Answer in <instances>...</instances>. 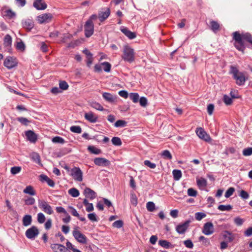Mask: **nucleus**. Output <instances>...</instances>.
Listing matches in <instances>:
<instances>
[{"instance_id":"nucleus-1","label":"nucleus","mask_w":252,"mask_h":252,"mask_svg":"<svg viewBox=\"0 0 252 252\" xmlns=\"http://www.w3.org/2000/svg\"><path fill=\"white\" fill-rule=\"evenodd\" d=\"M231 35L234 47L243 54L246 48L252 50V34L250 32L235 31Z\"/></svg>"},{"instance_id":"nucleus-2","label":"nucleus","mask_w":252,"mask_h":252,"mask_svg":"<svg viewBox=\"0 0 252 252\" xmlns=\"http://www.w3.org/2000/svg\"><path fill=\"white\" fill-rule=\"evenodd\" d=\"M229 74L232 75L233 78L236 80V83L238 86L245 85L248 77L245 75L243 72L239 71L236 66L230 65Z\"/></svg>"},{"instance_id":"nucleus-3","label":"nucleus","mask_w":252,"mask_h":252,"mask_svg":"<svg viewBox=\"0 0 252 252\" xmlns=\"http://www.w3.org/2000/svg\"><path fill=\"white\" fill-rule=\"evenodd\" d=\"M97 19V15L92 14L85 22L84 25V33L87 38L91 37L94 33V24L93 21Z\"/></svg>"},{"instance_id":"nucleus-4","label":"nucleus","mask_w":252,"mask_h":252,"mask_svg":"<svg viewBox=\"0 0 252 252\" xmlns=\"http://www.w3.org/2000/svg\"><path fill=\"white\" fill-rule=\"evenodd\" d=\"M122 59L129 63H132L135 60L134 49L128 45L124 46Z\"/></svg>"},{"instance_id":"nucleus-5","label":"nucleus","mask_w":252,"mask_h":252,"mask_svg":"<svg viewBox=\"0 0 252 252\" xmlns=\"http://www.w3.org/2000/svg\"><path fill=\"white\" fill-rule=\"evenodd\" d=\"M72 235L75 240L79 243L82 244H86L87 242V237L82 233L77 228H74L72 232Z\"/></svg>"},{"instance_id":"nucleus-6","label":"nucleus","mask_w":252,"mask_h":252,"mask_svg":"<svg viewBox=\"0 0 252 252\" xmlns=\"http://www.w3.org/2000/svg\"><path fill=\"white\" fill-rule=\"evenodd\" d=\"M38 207L41 209L45 213L51 215L53 213V210L51 206L48 202L44 200L39 199L38 201Z\"/></svg>"},{"instance_id":"nucleus-7","label":"nucleus","mask_w":252,"mask_h":252,"mask_svg":"<svg viewBox=\"0 0 252 252\" xmlns=\"http://www.w3.org/2000/svg\"><path fill=\"white\" fill-rule=\"evenodd\" d=\"M18 64V62L16 58L11 56L7 57L3 62V65L8 69H11Z\"/></svg>"},{"instance_id":"nucleus-8","label":"nucleus","mask_w":252,"mask_h":252,"mask_svg":"<svg viewBox=\"0 0 252 252\" xmlns=\"http://www.w3.org/2000/svg\"><path fill=\"white\" fill-rule=\"evenodd\" d=\"M39 233L37 227L35 226H32L26 230L25 235L28 239L33 240L38 236Z\"/></svg>"},{"instance_id":"nucleus-9","label":"nucleus","mask_w":252,"mask_h":252,"mask_svg":"<svg viewBox=\"0 0 252 252\" xmlns=\"http://www.w3.org/2000/svg\"><path fill=\"white\" fill-rule=\"evenodd\" d=\"M190 222L191 220H188L184 223L179 224L176 227V231L180 234H184L189 227Z\"/></svg>"},{"instance_id":"nucleus-10","label":"nucleus","mask_w":252,"mask_h":252,"mask_svg":"<svg viewBox=\"0 0 252 252\" xmlns=\"http://www.w3.org/2000/svg\"><path fill=\"white\" fill-rule=\"evenodd\" d=\"M196 133L200 139L207 142H211V138L210 135L206 132L203 128L201 127L197 128Z\"/></svg>"},{"instance_id":"nucleus-11","label":"nucleus","mask_w":252,"mask_h":252,"mask_svg":"<svg viewBox=\"0 0 252 252\" xmlns=\"http://www.w3.org/2000/svg\"><path fill=\"white\" fill-rule=\"evenodd\" d=\"M71 176L75 180L79 182L82 181L83 172L79 167H74L71 169Z\"/></svg>"},{"instance_id":"nucleus-12","label":"nucleus","mask_w":252,"mask_h":252,"mask_svg":"<svg viewBox=\"0 0 252 252\" xmlns=\"http://www.w3.org/2000/svg\"><path fill=\"white\" fill-rule=\"evenodd\" d=\"M53 18L52 14L48 13L37 16V20L40 24L47 23L50 22Z\"/></svg>"},{"instance_id":"nucleus-13","label":"nucleus","mask_w":252,"mask_h":252,"mask_svg":"<svg viewBox=\"0 0 252 252\" xmlns=\"http://www.w3.org/2000/svg\"><path fill=\"white\" fill-rule=\"evenodd\" d=\"M214 232L213 224L211 222H207L204 224L202 232L206 235H209Z\"/></svg>"},{"instance_id":"nucleus-14","label":"nucleus","mask_w":252,"mask_h":252,"mask_svg":"<svg viewBox=\"0 0 252 252\" xmlns=\"http://www.w3.org/2000/svg\"><path fill=\"white\" fill-rule=\"evenodd\" d=\"M94 162L96 165L99 166H108L110 164V161L104 158H95Z\"/></svg>"},{"instance_id":"nucleus-15","label":"nucleus","mask_w":252,"mask_h":252,"mask_svg":"<svg viewBox=\"0 0 252 252\" xmlns=\"http://www.w3.org/2000/svg\"><path fill=\"white\" fill-rule=\"evenodd\" d=\"M33 6L38 10H44L47 7V5L44 0H34Z\"/></svg>"},{"instance_id":"nucleus-16","label":"nucleus","mask_w":252,"mask_h":252,"mask_svg":"<svg viewBox=\"0 0 252 252\" xmlns=\"http://www.w3.org/2000/svg\"><path fill=\"white\" fill-rule=\"evenodd\" d=\"M25 135L27 140L31 142L35 143L37 140V136L32 130H28L25 131Z\"/></svg>"},{"instance_id":"nucleus-17","label":"nucleus","mask_w":252,"mask_h":252,"mask_svg":"<svg viewBox=\"0 0 252 252\" xmlns=\"http://www.w3.org/2000/svg\"><path fill=\"white\" fill-rule=\"evenodd\" d=\"M83 194L86 198H90L91 200H93L96 197V192L89 188H86L85 189Z\"/></svg>"},{"instance_id":"nucleus-18","label":"nucleus","mask_w":252,"mask_h":252,"mask_svg":"<svg viewBox=\"0 0 252 252\" xmlns=\"http://www.w3.org/2000/svg\"><path fill=\"white\" fill-rule=\"evenodd\" d=\"M84 117L86 120L92 123H96L98 121V116L91 111L85 113Z\"/></svg>"},{"instance_id":"nucleus-19","label":"nucleus","mask_w":252,"mask_h":252,"mask_svg":"<svg viewBox=\"0 0 252 252\" xmlns=\"http://www.w3.org/2000/svg\"><path fill=\"white\" fill-rule=\"evenodd\" d=\"M22 24L23 28L29 32L31 31L34 26V22L32 20L30 19L23 21Z\"/></svg>"},{"instance_id":"nucleus-20","label":"nucleus","mask_w":252,"mask_h":252,"mask_svg":"<svg viewBox=\"0 0 252 252\" xmlns=\"http://www.w3.org/2000/svg\"><path fill=\"white\" fill-rule=\"evenodd\" d=\"M110 13L111 11L110 8H106L105 11L99 12L97 18H99V20L101 22H102L109 16Z\"/></svg>"},{"instance_id":"nucleus-21","label":"nucleus","mask_w":252,"mask_h":252,"mask_svg":"<svg viewBox=\"0 0 252 252\" xmlns=\"http://www.w3.org/2000/svg\"><path fill=\"white\" fill-rule=\"evenodd\" d=\"M121 32L129 39H133L136 37V34L135 32H132L126 27H123L121 29Z\"/></svg>"},{"instance_id":"nucleus-22","label":"nucleus","mask_w":252,"mask_h":252,"mask_svg":"<svg viewBox=\"0 0 252 252\" xmlns=\"http://www.w3.org/2000/svg\"><path fill=\"white\" fill-rule=\"evenodd\" d=\"M102 97L106 101L110 103L115 102L117 97L116 95H113L107 92L103 93Z\"/></svg>"},{"instance_id":"nucleus-23","label":"nucleus","mask_w":252,"mask_h":252,"mask_svg":"<svg viewBox=\"0 0 252 252\" xmlns=\"http://www.w3.org/2000/svg\"><path fill=\"white\" fill-rule=\"evenodd\" d=\"M65 247L59 244H52L51 248L54 252H63Z\"/></svg>"},{"instance_id":"nucleus-24","label":"nucleus","mask_w":252,"mask_h":252,"mask_svg":"<svg viewBox=\"0 0 252 252\" xmlns=\"http://www.w3.org/2000/svg\"><path fill=\"white\" fill-rule=\"evenodd\" d=\"M12 37L11 36L7 34H6L3 39V45L5 48L7 49L11 48L12 44Z\"/></svg>"},{"instance_id":"nucleus-25","label":"nucleus","mask_w":252,"mask_h":252,"mask_svg":"<svg viewBox=\"0 0 252 252\" xmlns=\"http://www.w3.org/2000/svg\"><path fill=\"white\" fill-rule=\"evenodd\" d=\"M158 245L165 249L174 248L175 247L174 245L171 244L169 242L165 240H159Z\"/></svg>"},{"instance_id":"nucleus-26","label":"nucleus","mask_w":252,"mask_h":252,"mask_svg":"<svg viewBox=\"0 0 252 252\" xmlns=\"http://www.w3.org/2000/svg\"><path fill=\"white\" fill-rule=\"evenodd\" d=\"M224 239L225 240V241L227 243L232 242L234 239V236L233 234L227 230L224 231V234L223 235Z\"/></svg>"},{"instance_id":"nucleus-27","label":"nucleus","mask_w":252,"mask_h":252,"mask_svg":"<svg viewBox=\"0 0 252 252\" xmlns=\"http://www.w3.org/2000/svg\"><path fill=\"white\" fill-rule=\"evenodd\" d=\"M210 29L214 32H216L220 29V24L215 21H211L210 22Z\"/></svg>"},{"instance_id":"nucleus-28","label":"nucleus","mask_w":252,"mask_h":252,"mask_svg":"<svg viewBox=\"0 0 252 252\" xmlns=\"http://www.w3.org/2000/svg\"><path fill=\"white\" fill-rule=\"evenodd\" d=\"M32 221V217L30 215H26L23 218V225L25 226L30 225Z\"/></svg>"},{"instance_id":"nucleus-29","label":"nucleus","mask_w":252,"mask_h":252,"mask_svg":"<svg viewBox=\"0 0 252 252\" xmlns=\"http://www.w3.org/2000/svg\"><path fill=\"white\" fill-rule=\"evenodd\" d=\"M87 149L91 154L94 155H99L102 153L100 149L96 148L94 146H89Z\"/></svg>"},{"instance_id":"nucleus-30","label":"nucleus","mask_w":252,"mask_h":252,"mask_svg":"<svg viewBox=\"0 0 252 252\" xmlns=\"http://www.w3.org/2000/svg\"><path fill=\"white\" fill-rule=\"evenodd\" d=\"M91 107L99 111L104 110L103 106L98 102L94 101H92L90 102Z\"/></svg>"},{"instance_id":"nucleus-31","label":"nucleus","mask_w":252,"mask_h":252,"mask_svg":"<svg viewBox=\"0 0 252 252\" xmlns=\"http://www.w3.org/2000/svg\"><path fill=\"white\" fill-rule=\"evenodd\" d=\"M24 193L31 195H35L36 192L32 186H27L23 190Z\"/></svg>"},{"instance_id":"nucleus-32","label":"nucleus","mask_w":252,"mask_h":252,"mask_svg":"<svg viewBox=\"0 0 252 252\" xmlns=\"http://www.w3.org/2000/svg\"><path fill=\"white\" fill-rule=\"evenodd\" d=\"M3 17H7L9 19H12L15 17L16 14L11 9H7L3 12Z\"/></svg>"},{"instance_id":"nucleus-33","label":"nucleus","mask_w":252,"mask_h":252,"mask_svg":"<svg viewBox=\"0 0 252 252\" xmlns=\"http://www.w3.org/2000/svg\"><path fill=\"white\" fill-rule=\"evenodd\" d=\"M174 179L175 181L179 180L182 176V172L180 170L174 169L172 172Z\"/></svg>"},{"instance_id":"nucleus-34","label":"nucleus","mask_w":252,"mask_h":252,"mask_svg":"<svg viewBox=\"0 0 252 252\" xmlns=\"http://www.w3.org/2000/svg\"><path fill=\"white\" fill-rule=\"evenodd\" d=\"M161 157L166 160H170L172 158V156L169 151L167 150H164L161 153Z\"/></svg>"},{"instance_id":"nucleus-35","label":"nucleus","mask_w":252,"mask_h":252,"mask_svg":"<svg viewBox=\"0 0 252 252\" xmlns=\"http://www.w3.org/2000/svg\"><path fill=\"white\" fill-rule=\"evenodd\" d=\"M197 185L199 188H205L207 185V182L205 179L201 178L196 181Z\"/></svg>"},{"instance_id":"nucleus-36","label":"nucleus","mask_w":252,"mask_h":252,"mask_svg":"<svg viewBox=\"0 0 252 252\" xmlns=\"http://www.w3.org/2000/svg\"><path fill=\"white\" fill-rule=\"evenodd\" d=\"M19 42H17L15 47L17 50L24 51L26 49V46L24 42L20 39Z\"/></svg>"},{"instance_id":"nucleus-37","label":"nucleus","mask_w":252,"mask_h":252,"mask_svg":"<svg viewBox=\"0 0 252 252\" xmlns=\"http://www.w3.org/2000/svg\"><path fill=\"white\" fill-rule=\"evenodd\" d=\"M16 120L19 122L22 125L27 126L29 125V124L31 123V121L28 120L26 118L24 117H18L16 118Z\"/></svg>"},{"instance_id":"nucleus-38","label":"nucleus","mask_w":252,"mask_h":252,"mask_svg":"<svg viewBox=\"0 0 252 252\" xmlns=\"http://www.w3.org/2000/svg\"><path fill=\"white\" fill-rule=\"evenodd\" d=\"M130 203L131 204L134 206H136L137 205V198L136 197V194L134 193L133 191L130 192Z\"/></svg>"},{"instance_id":"nucleus-39","label":"nucleus","mask_w":252,"mask_h":252,"mask_svg":"<svg viewBox=\"0 0 252 252\" xmlns=\"http://www.w3.org/2000/svg\"><path fill=\"white\" fill-rule=\"evenodd\" d=\"M68 192L71 196L73 197H77L80 194L79 190L74 188L69 189Z\"/></svg>"},{"instance_id":"nucleus-40","label":"nucleus","mask_w":252,"mask_h":252,"mask_svg":"<svg viewBox=\"0 0 252 252\" xmlns=\"http://www.w3.org/2000/svg\"><path fill=\"white\" fill-rule=\"evenodd\" d=\"M129 98L134 103H137L139 100V95L138 93H131L129 94Z\"/></svg>"},{"instance_id":"nucleus-41","label":"nucleus","mask_w":252,"mask_h":252,"mask_svg":"<svg viewBox=\"0 0 252 252\" xmlns=\"http://www.w3.org/2000/svg\"><path fill=\"white\" fill-rule=\"evenodd\" d=\"M112 144L116 146H120L122 144L121 139L119 137H113L111 140Z\"/></svg>"},{"instance_id":"nucleus-42","label":"nucleus","mask_w":252,"mask_h":252,"mask_svg":"<svg viewBox=\"0 0 252 252\" xmlns=\"http://www.w3.org/2000/svg\"><path fill=\"white\" fill-rule=\"evenodd\" d=\"M218 209L221 211H230L232 209V206L231 205H220L218 207Z\"/></svg>"},{"instance_id":"nucleus-43","label":"nucleus","mask_w":252,"mask_h":252,"mask_svg":"<svg viewBox=\"0 0 252 252\" xmlns=\"http://www.w3.org/2000/svg\"><path fill=\"white\" fill-rule=\"evenodd\" d=\"M101 64L104 66L103 70L105 72H110L111 69V64L110 63L107 62H104L101 63Z\"/></svg>"},{"instance_id":"nucleus-44","label":"nucleus","mask_w":252,"mask_h":252,"mask_svg":"<svg viewBox=\"0 0 252 252\" xmlns=\"http://www.w3.org/2000/svg\"><path fill=\"white\" fill-rule=\"evenodd\" d=\"M126 124L127 122L126 121L119 120L115 122L114 126L116 127H125L126 126Z\"/></svg>"},{"instance_id":"nucleus-45","label":"nucleus","mask_w":252,"mask_h":252,"mask_svg":"<svg viewBox=\"0 0 252 252\" xmlns=\"http://www.w3.org/2000/svg\"><path fill=\"white\" fill-rule=\"evenodd\" d=\"M70 130L76 133H81L82 132V128L79 126H73L70 127Z\"/></svg>"},{"instance_id":"nucleus-46","label":"nucleus","mask_w":252,"mask_h":252,"mask_svg":"<svg viewBox=\"0 0 252 252\" xmlns=\"http://www.w3.org/2000/svg\"><path fill=\"white\" fill-rule=\"evenodd\" d=\"M69 86L65 81H60L59 88L61 90H67Z\"/></svg>"},{"instance_id":"nucleus-47","label":"nucleus","mask_w":252,"mask_h":252,"mask_svg":"<svg viewBox=\"0 0 252 252\" xmlns=\"http://www.w3.org/2000/svg\"><path fill=\"white\" fill-rule=\"evenodd\" d=\"M52 141L55 143L63 144L65 143V140L63 138L60 136H55L52 138Z\"/></svg>"},{"instance_id":"nucleus-48","label":"nucleus","mask_w":252,"mask_h":252,"mask_svg":"<svg viewBox=\"0 0 252 252\" xmlns=\"http://www.w3.org/2000/svg\"><path fill=\"white\" fill-rule=\"evenodd\" d=\"M223 100L226 105H230L233 102L232 98L226 94L223 95Z\"/></svg>"},{"instance_id":"nucleus-49","label":"nucleus","mask_w":252,"mask_h":252,"mask_svg":"<svg viewBox=\"0 0 252 252\" xmlns=\"http://www.w3.org/2000/svg\"><path fill=\"white\" fill-rule=\"evenodd\" d=\"M146 207L149 212H153L155 209V204L153 202L149 201L147 203Z\"/></svg>"},{"instance_id":"nucleus-50","label":"nucleus","mask_w":252,"mask_h":252,"mask_svg":"<svg viewBox=\"0 0 252 252\" xmlns=\"http://www.w3.org/2000/svg\"><path fill=\"white\" fill-rule=\"evenodd\" d=\"M124 224L122 220H118L113 223L112 226L117 228H120L124 226Z\"/></svg>"},{"instance_id":"nucleus-51","label":"nucleus","mask_w":252,"mask_h":252,"mask_svg":"<svg viewBox=\"0 0 252 252\" xmlns=\"http://www.w3.org/2000/svg\"><path fill=\"white\" fill-rule=\"evenodd\" d=\"M235 191V189L233 187H230L226 191L225 193V197L226 198H229L231 196Z\"/></svg>"},{"instance_id":"nucleus-52","label":"nucleus","mask_w":252,"mask_h":252,"mask_svg":"<svg viewBox=\"0 0 252 252\" xmlns=\"http://www.w3.org/2000/svg\"><path fill=\"white\" fill-rule=\"evenodd\" d=\"M22 168L20 166H13L11 168L10 172L12 175H15L19 173Z\"/></svg>"},{"instance_id":"nucleus-53","label":"nucleus","mask_w":252,"mask_h":252,"mask_svg":"<svg viewBox=\"0 0 252 252\" xmlns=\"http://www.w3.org/2000/svg\"><path fill=\"white\" fill-rule=\"evenodd\" d=\"M188 195L189 196L196 197L197 195V191L193 188H189L188 189Z\"/></svg>"},{"instance_id":"nucleus-54","label":"nucleus","mask_w":252,"mask_h":252,"mask_svg":"<svg viewBox=\"0 0 252 252\" xmlns=\"http://www.w3.org/2000/svg\"><path fill=\"white\" fill-rule=\"evenodd\" d=\"M46 220L44 215L42 213H39L37 214V221L40 223H42L45 222Z\"/></svg>"},{"instance_id":"nucleus-55","label":"nucleus","mask_w":252,"mask_h":252,"mask_svg":"<svg viewBox=\"0 0 252 252\" xmlns=\"http://www.w3.org/2000/svg\"><path fill=\"white\" fill-rule=\"evenodd\" d=\"M243 155L244 156H250L252 155V147L245 148L243 150Z\"/></svg>"},{"instance_id":"nucleus-56","label":"nucleus","mask_w":252,"mask_h":252,"mask_svg":"<svg viewBox=\"0 0 252 252\" xmlns=\"http://www.w3.org/2000/svg\"><path fill=\"white\" fill-rule=\"evenodd\" d=\"M206 215L202 212H197L195 214V217L196 220H201L202 219L205 218Z\"/></svg>"},{"instance_id":"nucleus-57","label":"nucleus","mask_w":252,"mask_h":252,"mask_svg":"<svg viewBox=\"0 0 252 252\" xmlns=\"http://www.w3.org/2000/svg\"><path fill=\"white\" fill-rule=\"evenodd\" d=\"M88 218L89 219L93 221H97V217L94 213H90L88 214Z\"/></svg>"},{"instance_id":"nucleus-58","label":"nucleus","mask_w":252,"mask_h":252,"mask_svg":"<svg viewBox=\"0 0 252 252\" xmlns=\"http://www.w3.org/2000/svg\"><path fill=\"white\" fill-rule=\"evenodd\" d=\"M144 165L150 167L151 169H154L156 167V164L154 163L151 162L149 160H145L144 161Z\"/></svg>"},{"instance_id":"nucleus-59","label":"nucleus","mask_w":252,"mask_h":252,"mask_svg":"<svg viewBox=\"0 0 252 252\" xmlns=\"http://www.w3.org/2000/svg\"><path fill=\"white\" fill-rule=\"evenodd\" d=\"M239 196L243 199H247L249 197V194L244 190H241Z\"/></svg>"},{"instance_id":"nucleus-60","label":"nucleus","mask_w":252,"mask_h":252,"mask_svg":"<svg viewBox=\"0 0 252 252\" xmlns=\"http://www.w3.org/2000/svg\"><path fill=\"white\" fill-rule=\"evenodd\" d=\"M234 223L238 226H241L244 223V220L239 217H236L234 220Z\"/></svg>"},{"instance_id":"nucleus-61","label":"nucleus","mask_w":252,"mask_h":252,"mask_svg":"<svg viewBox=\"0 0 252 252\" xmlns=\"http://www.w3.org/2000/svg\"><path fill=\"white\" fill-rule=\"evenodd\" d=\"M139 103L141 106L146 107L147 105V99L144 96L141 97L139 98Z\"/></svg>"},{"instance_id":"nucleus-62","label":"nucleus","mask_w":252,"mask_h":252,"mask_svg":"<svg viewBox=\"0 0 252 252\" xmlns=\"http://www.w3.org/2000/svg\"><path fill=\"white\" fill-rule=\"evenodd\" d=\"M35 203V199L32 197H29L25 200V204L27 205H32Z\"/></svg>"},{"instance_id":"nucleus-63","label":"nucleus","mask_w":252,"mask_h":252,"mask_svg":"<svg viewBox=\"0 0 252 252\" xmlns=\"http://www.w3.org/2000/svg\"><path fill=\"white\" fill-rule=\"evenodd\" d=\"M184 244L188 248L192 249L193 247V244L190 239L185 240L184 242Z\"/></svg>"},{"instance_id":"nucleus-64","label":"nucleus","mask_w":252,"mask_h":252,"mask_svg":"<svg viewBox=\"0 0 252 252\" xmlns=\"http://www.w3.org/2000/svg\"><path fill=\"white\" fill-rule=\"evenodd\" d=\"M214 110V105L212 103H210L207 105V112L209 115H211Z\"/></svg>"}]
</instances>
